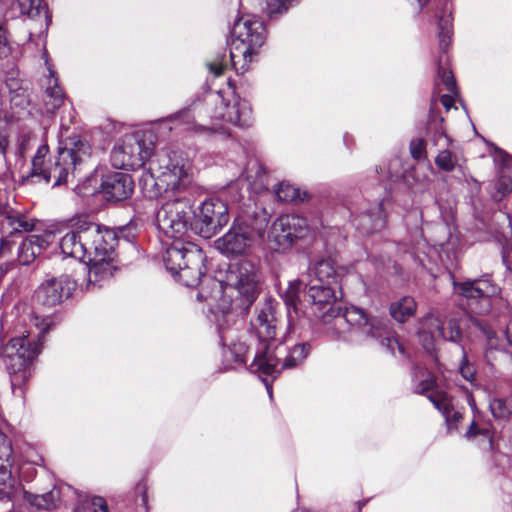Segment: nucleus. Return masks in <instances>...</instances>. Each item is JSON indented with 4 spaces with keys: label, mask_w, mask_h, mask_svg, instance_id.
<instances>
[{
    "label": "nucleus",
    "mask_w": 512,
    "mask_h": 512,
    "mask_svg": "<svg viewBox=\"0 0 512 512\" xmlns=\"http://www.w3.org/2000/svg\"><path fill=\"white\" fill-rule=\"evenodd\" d=\"M277 308V302L267 299L256 308V317L251 321V331L261 345L254 357L252 367L271 376H277L285 369L297 367L310 351L307 343L287 348L280 340L278 336L282 325Z\"/></svg>",
    "instance_id": "f257e3e1"
},
{
    "label": "nucleus",
    "mask_w": 512,
    "mask_h": 512,
    "mask_svg": "<svg viewBox=\"0 0 512 512\" xmlns=\"http://www.w3.org/2000/svg\"><path fill=\"white\" fill-rule=\"evenodd\" d=\"M207 287H201L197 294L199 301H216L223 298L218 308L228 314L233 302H239L240 307H249L259 293L260 273L250 260H241L228 266L225 278L218 281L206 278Z\"/></svg>",
    "instance_id": "f03ea898"
},
{
    "label": "nucleus",
    "mask_w": 512,
    "mask_h": 512,
    "mask_svg": "<svg viewBox=\"0 0 512 512\" xmlns=\"http://www.w3.org/2000/svg\"><path fill=\"white\" fill-rule=\"evenodd\" d=\"M48 153L46 144L38 147L30 172L22 177L24 184H48L53 180L55 187L67 183L70 176L75 177L82 170L91 156V147L87 141L71 138L64 148L59 149L53 163L46 161Z\"/></svg>",
    "instance_id": "7ed1b4c3"
},
{
    "label": "nucleus",
    "mask_w": 512,
    "mask_h": 512,
    "mask_svg": "<svg viewBox=\"0 0 512 512\" xmlns=\"http://www.w3.org/2000/svg\"><path fill=\"white\" fill-rule=\"evenodd\" d=\"M87 238L88 289L100 287L109 280L116 269L113 264L118 239L114 231L102 227L88 217V223L80 226Z\"/></svg>",
    "instance_id": "20e7f679"
},
{
    "label": "nucleus",
    "mask_w": 512,
    "mask_h": 512,
    "mask_svg": "<svg viewBox=\"0 0 512 512\" xmlns=\"http://www.w3.org/2000/svg\"><path fill=\"white\" fill-rule=\"evenodd\" d=\"M145 184L151 182L153 188L150 197L173 198L183 195L192 183L184 159L176 152L161 151L156 153L148 163Z\"/></svg>",
    "instance_id": "39448f33"
},
{
    "label": "nucleus",
    "mask_w": 512,
    "mask_h": 512,
    "mask_svg": "<svg viewBox=\"0 0 512 512\" xmlns=\"http://www.w3.org/2000/svg\"><path fill=\"white\" fill-rule=\"evenodd\" d=\"M163 261L167 270L188 287L197 286L206 273L204 253L189 241L174 240L166 249Z\"/></svg>",
    "instance_id": "423d86ee"
},
{
    "label": "nucleus",
    "mask_w": 512,
    "mask_h": 512,
    "mask_svg": "<svg viewBox=\"0 0 512 512\" xmlns=\"http://www.w3.org/2000/svg\"><path fill=\"white\" fill-rule=\"evenodd\" d=\"M40 352L38 345L28 336L11 338L2 347V360L10 375L12 392L23 397L24 384L31 376V365Z\"/></svg>",
    "instance_id": "0eeeda50"
},
{
    "label": "nucleus",
    "mask_w": 512,
    "mask_h": 512,
    "mask_svg": "<svg viewBox=\"0 0 512 512\" xmlns=\"http://www.w3.org/2000/svg\"><path fill=\"white\" fill-rule=\"evenodd\" d=\"M230 59L235 70L248 69L252 56L265 41L263 22L250 16L235 20L231 30Z\"/></svg>",
    "instance_id": "6e6552de"
},
{
    "label": "nucleus",
    "mask_w": 512,
    "mask_h": 512,
    "mask_svg": "<svg viewBox=\"0 0 512 512\" xmlns=\"http://www.w3.org/2000/svg\"><path fill=\"white\" fill-rule=\"evenodd\" d=\"M155 213V225L167 238L184 240L192 225L194 210L191 200L185 195L159 199Z\"/></svg>",
    "instance_id": "1a4fd4ad"
},
{
    "label": "nucleus",
    "mask_w": 512,
    "mask_h": 512,
    "mask_svg": "<svg viewBox=\"0 0 512 512\" xmlns=\"http://www.w3.org/2000/svg\"><path fill=\"white\" fill-rule=\"evenodd\" d=\"M347 324L351 331H358L365 336L381 338V345L385 346L391 353L397 347L403 353V347L392 336H389L388 326L385 321L368 317L365 312L355 306L346 308L343 314L334 317V326L338 329Z\"/></svg>",
    "instance_id": "9d476101"
},
{
    "label": "nucleus",
    "mask_w": 512,
    "mask_h": 512,
    "mask_svg": "<svg viewBox=\"0 0 512 512\" xmlns=\"http://www.w3.org/2000/svg\"><path fill=\"white\" fill-rule=\"evenodd\" d=\"M153 134L135 133L126 136L122 143L111 152V162L115 168L137 170L153 158Z\"/></svg>",
    "instance_id": "9b49d317"
},
{
    "label": "nucleus",
    "mask_w": 512,
    "mask_h": 512,
    "mask_svg": "<svg viewBox=\"0 0 512 512\" xmlns=\"http://www.w3.org/2000/svg\"><path fill=\"white\" fill-rule=\"evenodd\" d=\"M309 225L300 215H281L271 224L267 243L271 250L284 253L290 250L293 244L307 236Z\"/></svg>",
    "instance_id": "f8f14e48"
},
{
    "label": "nucleus",
    "mask_w": 512,
    "mask_h": 512,
    "mask_svg": "<svg viewBox=\"0 0 512 512\" xmlns=\"http://www.w3.org/2000/svg\"><path fill=\"white\" fill-rule=\"evenodd\" d=\"M207 104L213 106L212 120H223L239 127L250 125L251 109L232 92L228 98L221 92L211 94Z\"/></svg>",
    "instance_id": "ddd939ff"
},
{
    "label": "nucleus",
    "mask_w": 512,
    "mask_h": 512,
    "mask_svg": "<svg viewBox=\"0 0 512 512\" xmlns=\"http://www.w3.org/2000/svg\"><path fill=\"white\" fill-rule=\"evenodd\" d=\"M462 337L458 321L454 318L445 323L439 317L428 315L421 324L419 339L423 348L431 353L435 350V343L438 338L451 342H458Z\"/></svg>",
    "instance_id": "4468645a"
},
{
    "label": "nucleus",
    "mask_w": 512,
    "mask_h": 512,
    "mask_svg": "<svg viewBox=\"0 0 512 512\" xmlns=\"http://www.w3.org/2000/svg\"><path fill=\"white\" fill-rule=\"evenodd\" d=\"M254 229L246 221H235L230 229L215 241L217 250L226 256L248 254L254 244Z\"/></svg>",
    "instance_id": "2eb2a0df"
},
{
    "label": "nucleus",
    "mask_w": 512,
    "mask_h": 512,
    "mask_svg": "<svg viewBox=\"0 0 512 512\" xmlns=\"http://www.w3.org/2000/svg\"><path fill=\"white\" fill-rule=\"evenodd\" d=\"M229 221L228 207L219 198L205 200L200 207L196 228L204 238H211Z\"/></svg>",
    "instance_id": "dca6fc26"
},
{
    "label": "nucleus",
    "mask_w": 512,
    "mask_h": 512,
    "mask_svg": "<svg viewBox=\"0 0 512 512\" xmlns=\"http://www.w3.org/2000/svg\"><path fill=\"white\" fill-rule=\"evenodd\" d=\"M10 92V106L20 107L28 103L25 90L19 86L18 81L9 80L6 83H0V155L5 157L9 145L7 126L13 119V115L7 110L5 103V93Z\"/></svg>",
    "instance_id": "f3484780"
},
{
    "label": "nucleus",
    "mask_w": 512,
    "mask_h": 512,
    "mask_svg": "<svg viewBox=\"0 0 512 512\" xmlns=\"http://www.w3.org/2000/svg\"><path fill=\"white\" fill-rule=\"evenodd\" d=\"M413 391L426 395L437 410L449 420L450 399L447 394L437 389L435 376L427 368L418 366L413 373Z\"/></svg>",
    "instance_id": "a211bd4d"
},
{
    "label": "nucleus",
    "mask_w": 512,
    "mask_h": 512,
    "mask_svg": "<svg viewBox=\"0 0 512 512\" xmlns=\"http://www.w3.org/2000/svg\"><path fill=\"white\" fill-rule=\"evenodd\" d=\"M83 223H88L87 215L73 218L69 224V231L61 237L59 245L63 254L87 262V238L80 232Z\"/></svg>",
    "instance_id": "6ab92c4d"
},
{
    "label": "nucleus",
    "mask_w": 512,
    "mask_h": 512,
    "mask_svg": "<svg viewBox=\"0 0 512 512\" xmlns=\"http://www.w3.org/2000/svg\"><path fill=\"white\" fill-rule=\"evenodd\" d=\"M443 118L439 120V129L433 137V143L442 149L435 157V165L442 171L451 172L460 165L462 159L455 142L442 129Z\"/></svg>",
    "instance_id": "aec40b11"
},
{
    "label": "nucleus",
    "mask_w": 512,
    "mask_h": 512,
    "mask_svg": "<svg viewBox=\"0 0 512 512\" xmlns=\"http://www.w3.org/2000/svg\"><path fill=\"white\" fill-rule=\"evenodd\" d=\"M454 291L467 300H480L496 297L500 287L488 276L462 282L453 281Z\"/></svg>",
    "instance_id": "412c9836"
},
{
    "label": "nucleus",
    "mask_w": 512,
    "mask_h": 512,
    "mask_svg": "<svg viewBox=\"0 0 512 512\" xmlns=\"http://www.w3.org/2000/svg\"><path fill=\"white\" fill-rule=\"evenodd\" d=\"M101 186L106 197L115 201L128 198L133 191L131 176L123 172H114L106 175Z\"/></svg>",
    "instance_id": "4be33fe9"
},
{
    "label": "nucleus",
    "mask_w": 512,
    "mask_h": 512,
    "mask_svg": "<svg viewBox=\"0 0 512 512\" xmlns=\"http://www.w3.org/2000/svg\"><path fill=\"white\" fill-rule=\"evenodd\" d=\"M12 448L5 435L0 433V500L10 499L15 491V479L8 469Z\"/></svg>",
    "instance_id": "5701e85b"
},
{
    "label": "nucleus",
    "mask_w": 512,
    "mask_h": 512,
    "mask_svg": "<svg viewBox=\"0 0 512 512\" xmlns=\"http://www.w3.org/2000/svg\"><path fill=\"white\" fill-rule=\"evenodd\" d=\"M70 294V288L65 287L62 279H50L44 282L36 291L37 301L45 306H55Z\"/></svg>",
    "instance_id": "b1692460"
},
{
    "label": "nucleus",
    "mask_w": 512,
    "mask_h": 512,
    "mask_svg": "<svg viewBox=\"0 0 512 512\" xmlns=\"http://www.w3.org/2000/svg\"><path fill=\"white\" fill-rule=\"evenodd\" d=\"M309 276L313 277L310 283H323L337 286L339 271L335 267V262L331 258L317 261L309 269Z\"/></svg>",
    "instance_id": "393cba45"
},
{
    "label": "nucleus",
    "mask_w": 512,
    "mask_h": 512,
    "mask_svg": "<svg viewBox=\"0 0 512 512\" xmlns=\"http://www.w3.org/2000/svg\"><path fill=\"white\" fill-rule=\"evenodd\" d=\"M3 217L2 224L10 229V234L30 232L34 229L36 220L19 211L4 210L0 212Z\"/></svg>",
    "instance_id": "a878e982"
},
{
    "label": "nucleus",
    "mask_w": 512,
    "mask_h": 512,
    "mask_svg": "<svg viewBox=\"0 0 512 512\" xmlns=\"http://www.w3.org/2000/svg\"><path fill=\"white\" fill-rule=\"evenodd\" d=\"M335 287L331 284L309 283L308 297L319 311L330 307L334 303L336 299Z\"/></svg>",
    "instance_id": "bb28decb"
},
{
    "label": "nucleus",
    "mask_w": 512,
    "mask_h": 512,
    "mask_svg": "<svg viewBox=\"0 0 512 512\" xmlns=\"http://www.w3.org/2000/svg\"><path fill=\"white\" fill-rule=\"evenodd\" d=\"M301 287V280L295 279L289 282L288 288L283 295L284 303L287 308V332L293 328L298 316L297 304L299 301Z\"/></svg>",
    "instance_id": "cd10ccee"
},
{
    "label": "nucleus",
    "mask_w": 512,
    "mask_h": 512,
    "mask_svg": "<svg viewBox=\"0 0 512 512\" xmlns=\"http://www.w3.org/2000/svg\"><path fill=\"white\" fill-rule=\"evenodd\" d=\"M358 225L366 233L382 230L386 225L382 203H378L373 209L362 214L358 219Z\"/></svg>",
    "instance_id": "c85d7f7f"
},
{
    "label": "nucleus",
    "mask_w": 512,
    "mask_h": 512,
    "mask_svg": "<svg viewBox=\"0 0 512 512\" xmlns=\"http://www.w3.org/2000/svg\"><path fill=\"white\" fill-rule=\"evenodd\" d=\"M50 77L47 81V87L45 90V107L48 112H54L60 108L64 102V92L58 85V79L55 77L54 71L48 66Z\"/></svg>",
    "instance_id": "c756f323"
},
{
    "label": "nucleus",
    "mask_w": 512,
    "mask_h": 512,
    "mask_svg": "<svg viewBox=\"0 0 512 512\" xmlns=\"http://www.w3.org/2000/svg\"><path fill=\"white\" fill-rule=\"evenodd\" d=\"M416 302L412 297L405 296L391 303L390 314L397 322L403 323L416 312Z\"/></svg>",
    "instance_id": "7c9ffc66"
},
{
    "label": "nucleus",
    "mask_w": 512,
    "mask_h": 512,
    "mask_svg": "<svg viewBox=\"0 0 512 512\" xmlns=\"http://www.w3.org/2000/svg\"><path fill=\"white\" fill-rule=\"evenodd\" d=\"M489 407L495 418L508 419L512 415V395L492 399Z\"/></svg>",
    "instance_id": "2f4dec72"
},
{
    "label": "nucleus",
    "mask_w": 512,
    "mask_h": 512,
    "mask_svg": "<svg viewBox=\"0 0 512 512\" xmlns=\"http://www.w3.org/2000/svg\"><path fill=\"white\" fill-rule=\"evenodd\" d=\"M60 500V494L58 490H51L45 494L32 495L29 497L31 505L38 509L51 510L57 507Z\"/></svg>",
    "instance_id": "473e14b6"
},
{
    "label": "nucleus",
    "mask_w": 512,
    "mask_h": 512,
    "mask_svg": "<svg viewBox=\"0 0 512 512\" xmlns=\"http://www.w3.org/2000/svg\"><path fill=\"white\" fill-rule=\"evenodd\" d=\"M37 240H29L28 238L24 240L18 249V257L19 262L23 265H28L31 262L35 260L36 257H38L39 254V248L36 247L34 243H36Z\"/></svg>",
    "instance_id": "72a5a7b5"
},
{
    "label": "nucleus",
    "mask_w": 512,
    "mask_h": 512,
    "mask_svg": "<svg viewBox=\"0 0 512 512\" xmlns=\"http://www.w3.org/2000/svg\"><path fill=\"white\" fill-rule=\"evenodd\" d=\"M274 194L279 201L283 202H296L301 199L299 189L286 182L276 185Z\"/></svg>",
    "instance_id": "f704fd0d"
},
{
    "label": "nucleus",
    "mask_w": 512,
    "mask_h": 512,
    "mask_svg": "<svg viewBox=\"0 0 512 512\" xmlns=\"http://www.w3.org/2000/svg\"><path fill=\"white\" fill-rule=\"evenodd\" d=\"M18 4L20 12L31 18L44 14L46 16V9L42 0H15Z\"/></svg>",
    "instance_id": "c9c22d12"
},
{
    "label": "nucleus",
    "mask_w": 512,
    "mask_h": 512,
    "mask_svg": "<svg viewBox=\"0 0 512 512\" xmlns=\"http://www.w3.org/2000/svg\"><path fill=\"white\" fill-rule=\"evenodd\" d=\"M452 22L450 15L442 16L439 21V46L442 51H446L451 38Z\"/></svg>",
    "instance_id": "e433bc0d"
},
{
    "label": "nucleus",
    "mask_w": 512,
    "mask_h": 512,
    "mask_svg": "<svg viewBox=\"0 0 512 512\" xmlns=\"http://www.w3.org/2000/svg\"><path fill=\"white\" fill-rule=\"evenodd\" d=\"M187 129L190 131H193L197 134L207 135V136L214 135V134H219L222 136L230 135L228 129L224 125L218 126L217 124H214V123L211 126H206V125H202V124H193L191 127H188Z\"/></svg>",
    "instance_id": "4c0bfd02"
},
{
    "label": "nucleus",
    "mask_w": 512,
    "mask_h": 512,
    "mask_svg": "<svg viewBox=\"0 0 512 512\" xmlns=\"http://www.w3.org/2000/svg\"><path fill=\"white\" fill-rule=\"evenodd\" d=\"M438 78L441 80V82L445 86V89L449 93L456 94V92H457L456 82H455L454 76L450 70L439 68L438 69Z\"/></svg>",
    "instance_id": "58836bf2"
},
{
    "label": "nucleus",
    "mask_w": 512,
    "mask_h": 512,
    "mask_svg": "<svg viewBox=\"0 0 512 512\" xmlns=\"http://www.w3.org/2000/svg\"><path fill=\"white\" fill-rule=\"evenodd\" d=\"M410 153L413 159L419 160L426 157V143L422 138L413 139L410 142Z\"/></svg>",
    "instance_id": "ea45409f"
},
{
    "label": "nucleus",
    "mask_w": 512,
    "mask_h": 512,
    "mask_svg": "<svg viewBox=\"0 0 512 512\" xmlns=\"http://www.w3.org/2000/svg\"><path fill=\"white\" fill-rule=\"evenodd\" d=\"M459 369H460V373H461L462 377L465 380H467L469 382H473L475 380L476 370L473 367V365H471L468 362L467 356H466V353L464 350H463L462 361H461V365H460Z\"/></svg>",
    "instance_id": "a19ab883"
},
{
    "label": "nucleus",
    "mask_w": 512,
    "mask_h": 512,
    "mask_svg": "<svg viewBox=\"0 0 512 512\" xmlns=\"http://www.w3.org/2000/svg\"><path fill=\"white\" fill-rule=\"evenodd\" d=\"M53 238L54 235L51 232H46L43 235H32L28 237L29 240H37V242L34 244L37 248H39V254L42 250L46 249L49 246Z\"/></svg>",
    "instance_id": "79ce46f5"
},
{
    "label": "nucleus",
    "mask_w": 512,
    "mask_h": 512,
    "mask_svg": "<svg viewBox=\"0 0 512 512\" xmlns=\"http://www.w3.org/2000/svg\"><path fill=\"white\" fill-rule=\"evenodd\" d=\"M270 14L282 13L293 0H266Z\"/></svg>",
    "instance_id": "37998d69"
},
{
    "label": "nucleus",
    "mask_w": 512,
    "mask_h": 512,
    "mask_svg": "<svg viewBox=\"0 0 512 512\" xmlns=\"http://www.w3.org/2000/svg\"><path fill=\"white\" fill-rule=\"evenodd\" d=\"M496 188L504 196L512 191V180L509 177L501 176L496 184Z\"/></svg>",
    "instance_id": "c03bdc74"
},
{
    "label": "nucleus",
    "mask_w": 512,
    "mask_h": 512,
    "mask_svg": "<svg viewBox=\"0 0 512 512\" xmlns=\"http://www.w3.org/2000/svg\"><path fill=\"white\" fill-rule=\"evenodd\" d=\"M231 353L235 354V361L238 363H246L247 347L243 343L234 344Z\"/></svg>",
    "instance_id": "a18cd8bd"
},
{
    "label": "nucleus",
    "mask_w": 512,
    "mask_h": 512,
    "mask_svg": "<svg viewBox=\"0 0 512 512\" xmlns=\"http://www.w3.org/2000/svg\"><path fill=\"white\" fill-rule=\"evenodd\" d=\"M90 506L93 512H108L107 503L102 497H93Z\"/></svg>",
    "instance_id": "49530a36"
},
{
    "label": "nucleus",
    "mask_w": 512,
    "mask_h": 512,
    "mask_svg": "<svg viewBox=\"0 0 512 512\" xmlns=\"http://www.w3.org/2000/svg\"><path fill=\"white\" fill-rule=\"evenodd\" d=\"M10 52L6 30L0 27V57H6Z\"/></svg>",
    "instance_id": "de8ad7c7"
},
{
    "label": "nucleus",
    "mask_w": 512,
    "mask_h": 512,
    "mask_svg": "<svg viewBox=\"0 0 512 512\" xmlns=\"http://www.w3.org/2000/svg\"><path fill=\"white\" fill-rule=\"evenodd\" d=\"M449 410H450L449 420L446 417H445V420L448 424L449 429H451L452 424L457 423L462 418V414L457 411H453L451 403H450Z\"/></svg>",
    "instance_id": "09e8293b"
},
{
    "label": "nucleus",
    "mask_w": 512,
    "mask_h": 512,
    "mask_svg": "<svg viewBox=\"0 0 512 512\" xmlns=\"http://www.w3.org/2000/svg\"><path fill=\"white\" fill-rule=\"evenodd\" d=\"M207 67L215 76H220L224 70V65L221 62L208 63Z\"/></svg>",
    "instance_id": "8fccbe9b"
},
{
    "label": "nucleus",
    "mask_w": 512,
    "mask_h": 512,
    "mask_svg": "<svg viewBox=\"0 0 512 512\" xmlns=\"http://www.w3.org/2000/svg\"><path fill=\"white\" fill-rule=\"evenodd\" d=\"M440 102L446 108V110H449L454 104V98L450 94H444L441 96Z\"/></svg>",
    "instance_id": "3c124183"
},
{
    "label": "nucleus",
    "mask_w": 512,
    "mask_h": 512,
    "mask_svg": "<svg viewBox=\"0 0 512 512\" xmlns=\"http://www.w3.org/2000/svg\"><path fill=\"white\" fill-rule=\"evenodd\" d=\"M11 249V242L7 238H2L0 240V254L4 255L8 253Z\"/></svg>",
    "instance_id": "603ef678"
},
{
    "label": "nucleus",
    "mask_w": 512,
    "mask_h": 512,
    "mask_svg": "<svg viewBox=\"0 0 512 512\" xmlns=\"http://www.w3.org/2000/svg\"><path fill=\"white\" fill-rule=\"evenodd\" d=\"M480 433H487V431L486 430H479L477 428L476 423L473 422L471 424L470 428L468 429V431L466 432V436L468 438H470V437H474L475 435L480 434Z\"/></svg>",
    "instance_id": "864d4df0"
},
{
    "label": "nucleus",
    "mask_w": 512,
    "mask_h": 512,
    "mask_svg": "<svg viewBox=\"0 0 512 512\" xmlns=\"http://www.w3.org/2000/svg\"><path fill=\"white\" fill-rule=\"evenodd\" d=\"M479 327L483 330V332L486 335L487 339L489 341H491L492 338L494 337V332L491 329H489L486 325H480L479 324Z\"/></svg>",
    "instance_id": "5fc2aeb1"
},
{
    "label": "nucleus",
    "mask_w": 512,
    "mask_h": 512,
    "mask_svg": "<svg viewBox=\"0 0 512 512\" xmlns=\"http://www.w3.org/2000/svg\"><path fill=\"white\" fill-rule=\"evenodd\" d=\"M506 337L509 344L512 346V322H510L506 329Z\"/></svg>",
    "instance_id": "6e6d98bb"
},
{
    "label": "nucleus",
    "mask_w": 512,
    "mask_h": 512,
    "mask_svg": "<svg viewBox=\"0 0 512 512\" xmlns=\"http://www.w3.org/2000/svg\"><path fill=\"white\" fill-rule=\"evenodd\" d=\"M429 0H418L421 7H423Z\"/></svg>",
    "instance_id": "4d7b16f0"
},
{
    "label": "nucleus",
    "mask_w": 512,
    "mask_h": 512,
    "mask_svg": "<svg viewBox=\"0 0 512 512\" xmlns=\"http://www.w3.org/2000/svg\"><path fill=\"white\" fill-rule=\"evenodd\" d=\"M266 387H267V390H268V393H269V396L272 397V390H271V387L266 384Z\"/></svg>",
    "instance_id": "13d9d810"
},
{
    "label": "nucleus",
    "mask_w": 512,
    "mask_h": 512,
    "mask_svg": "<svg viewBox=\"0 0 512 512\" xmlns=\"http://www.w3.org/2000/svg\"><path fill=\"white\" fill-rule=\"evenodd\" d=\"M187 116H188V113H187V112H183V113L180 115V117H182V118H186Z\"/></svg>",
    "instance_id": "bf43d9fd"
},
{
    "label": "nucleus",
    "mask_w": 512,
    "mask_h": 512,
    "mask_svg": "<svg viewBox=\"0 0 512 512\" xmlns=\"http://www.w3.org/2000/svg\"><path fill=\"white\" fill-rule=\"evenodd\" d=\"M43 57H45V58L47 57V51L46 50L43 52Z\"/></svg>",
    "instance_id": "052dcab7"
}]
</instances>
